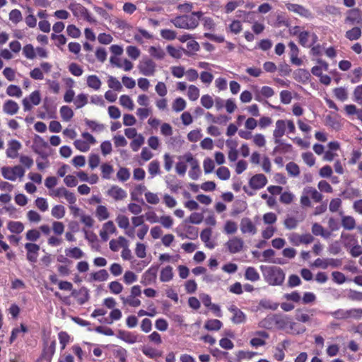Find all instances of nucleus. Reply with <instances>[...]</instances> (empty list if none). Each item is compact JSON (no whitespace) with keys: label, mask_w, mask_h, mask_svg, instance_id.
<instances>
[{"label":"nucleus","mask_w":362,"mask_h":362,"mask_svg":"<svg viewBox=\"0 0 362 362\" xmlns=\"http://www.w3.org/2000/svg\"><path fill=\"white\" fill-rule=\"evenodd\" d=\"M316 62L319 64L311 69V73L317 77L322 75V70L327 71L329 69V64L322 59H317Z\"/></svg>","instance_id":"28"},{"label":"nucleus","mask_w":362,"mask_h":362,"mask_svg":"<svg viewBox=\"0 0 362 362\" xmlns=\"http://www.w3.org/2000/svg\"><path fill=\"white\" fill-rule=\"evenodd\" d=\"M240 226V230L243 234L250 233L255 235L257 233V227L250 218H243L241 219Z\"/></svg>","instance_id":"18"},{"label":"nucleus","mask_w":362,"mask_h":362,"mask_svg":"<svg viewBox=\"0 0 362 362\" xmlns=\"http://www.w3.org/2000/svg\"><path fill=\"white\" fill-rule=\"evenodd\" d=\"M305 331V329L304 327H300L297 322H293L292 318H291L288 327L286 330L287 333L292 334H300L303 333Z\"/></svg>","instance_id":"37"},{"label":"nucleus","mask_w":362,"mask_h":362,"mask_svg":"<svg viewBox=\"0 0 362 362\" xmlns=\"http://www.w3.org/2000/svg\"><path fill=\"white\" fill-rule=\"evenodd\" d=\"M109 277V274L106 269H100L90 274V279L95 281H105Z\"/></svg>","instance_id":"45"},{"label":"nucleus","mask_w":362,"mask_h":362,"mask_svg":"<svg viewBox=\"0 0 362 362\" xmlns=\"http://www.w3.org/2000/svg\"><path fill=\"white\" fill-rule=\"evenodd\" d=\"M108 288L110 289V293L115 295L122 293L124 288L122 284L117 281H111L108 284Z\"/></svg>","instance_id":"55"},{"label":"nucleus","mask_w":362,"mask_h":362,"mask_svg":"<svg viewBox=\"0 0 362 362\" xmlns=\"http://www.w3.org/2000/svg\"><path fill=\"white\" fill-rule=\"evenodd\" d=\"M293 78L298 82L305 83L310 80V74L305 69H298L293 72Z\"/></svg>","instance_id":"27"},{"label":"nucleus","mask_w":362,"mask_h":362,"mask_svg":"<svg viewBox=\"0 0 362 362\" xmlns=\"http://www.w3.org/2000/svg\"><path fill=\"white\" fill-rule=\"evenodd\" d=\"M76 108L79 109L88 103V95L85 93L78 94L74 100Z\"/></svg>","instance_id":"53"},{"label":"nucleus","mask_w":362,"mask_h":362,"mask_svg":"<svg viewBox=\"0 0 362 362\" xmlns=\"http://www.w3.org/2000/svg\"><path fill=\"white\" fill-rule=\"evenodd\" d=\"M3 177L6 180L15 181L18 177L22 178L25 175V170L21 165L13 167L4 166L1 168Z\"/></svg>","instance_id":"4"},{"label":"nucleus","mask_w":362,"mask_h":362,"mask_svg":"<svg viewBox=\"0 0 362 362\" xmlns=\"http://www.w3.org/2000/svg\"><path fill=\"white\" fill-rule=\"evenodd\" d=\"M222 326L221 321L217 319L208 320L204 324V328L209 331H218Z\"/></svg>","instance_id":"36"},{"label":"nucleus","mask_w":362,"mask_h":362,"mask_svg":"<svg viewBox=\"0 0 362 362\" xmlns=\"http://www.w3.org/2000/svg\"><path fill=\"white\" fill-rule=\"evenodd\" d=\"M345 23L350 25H362V11L358 8L349 10L345 18Z\"/></svg>","instance_id":"11"},{"label":"nucleus","mask_w":362,"mask_h":362,"mask_svg":"<svg viewBox=\"0 0 362 362\" xmlns=\"http://www.w3.org/2000/svg\"><path fill=\"white\" fill-rule=\"evenodd\" d=\"M202 15V11H195L190 14L178 16L170 21L176 28L193 30L198 26Z\"/></svg>","instance_id":"1"},{"label":"nucleus","mask_w":362,"mask_h":362,"mask_svg":"<svg viewBox=\"0 0 362 362\" xmlns=\"http://www.w3.org/2000/svg\"><path fill=\"white\" fill-rule=\"evenodd\" d=\"M185 230L187 233L186 235H184V234L180 235V236L182 239L189 238L191 240H194V239L197 238L198 233H199V230H198L197 228H196L194 226H187L185 228Z\"/></svg>","instance_id":"40"},{"label":"nucleus","mask_w":362,"mask_h":362,"mask_svg":"<svg viewBox=\"0 0 362 362\" xmlns=\"http://www.w3.org/2000/svg\"><path fill=\"white\" fill-rule=\"evenodd\" d=\"M25 248L27 252V259L31 263H35L37 261L40 245L33 243H27L25 245Z\"/></svg>","instance_id":"14"},{"label":"nucleus","mask_w":362,"mask_h":362,"mask_svg":"<svg viewBox=\"0 0 362 362\" xmlns=\"http://www.w3.org/2000/svg\"><path fill=\"white\" fill-rule=\"evenodd\" d=\"M286 132V119H278L273 131V139L275 144H280L281 137Z\"/></svg>","instance_id":"13"},{"label":"nucleus","mask_w":362,"mask_h":362,"mask_svg":"<svg viewBox=\"0 0 362 362\" xmlns=\"http://www.w3.org/2000/svg\"><path fill=\"white\" fill-rule=\"evenodd\" d=\"M266 282L271 286H281L285 280V273L277 266L261 267Z\"/></svg>","instance_id":"2"},{"label":"nucleus","mask_w":362,"mask_h":362,"mask_svg":"<svg viewBox=\"0 0 362 362\" xmlns=\"http://www.w3.org/2000/svg\"><path fill=\"white\" fill-rule=\"evenodd\" d=\"M141 295V286L139 285L133 286L131 288L130 294L127 297L120 296L119 299L124 305L130 307L136 308L141 305V300L138 298Z\"/></svg>","instance_id":"3"},{"label":"nucleus","mask_w":362,"mask_h":362,"mask_svg":"<svg viewBox=\"0 0 362 362\" xmlns=\"http://www.w3.org/2000/svg\"><path fill=\"white\" fill-rule=\"evenodd\" d=\"M8 229L13 233H21L24 230V225L20 221H10L8 223Z\"/></svg>","instance_id":"50"},{"label":"nucleus","mask_w":362,"mask_h":362,"mask_svg":"<svg viewBox=\"0 0 362 362\" xmlns=\"http://www.w3.org/2000/svg\"><path fill=\"white\" fill-rule=\"evenodd\" d=\"M66 213L65 208L63 205H55L52 207L51 214L53 217L61 219L64 217Z\"/></svg>","instance_id":"49"},{"label":"nucleus","mask_w":362,"mask_h":362,"mask_svg":"<svg viewBox=\"0 0 362 362\" xmlns=\"http://www.w3.org/2000/svg\"><path fill=\"white\" fill-rule=\"evenodd\" d=\"M9 20L14 24H18L23 20L22 13L18 9H13L9 13Z\"/></svg>","instance_id":"63"},{"label":"nucleus","mask_w":362,"mask_h":362,"mask_svg":"<svg viewBox=\"0 0 362 362\" xmlns=\"http://www.w3.org/2000/svg\"><path fill=\"white\" fill-rule=\"evenodd\" d=\"M289 47L290 60L292 64L300 66L303 64V60L298 57L300 49L294 42L290 41L288 44Z\"/></svg>","instance_id":"16"},{"label":"nucleus","mask_w":362,"mask_h":362,"mask_svg":"<svg viewBox=\"0 0 362 362\" xmlns=\"http://www.w3.org/2000/svg\"><path fill=\"white\" fill-rule=\"evenodd\" d=\"M310 34L308 31H302L298 35V42L304 47H310L312 45H308V40Z\"/></svg>","instance_id":"57"},{"label":"nucleus","mask_w":362,"mask_h":362,"mask_svg":"<svg viewBox=\"0 0 362 362\" xmlns=\"http://www.w3.org/2000/svg\"><path fill=\"white\" fill-rule=\"evenodd\" d=\"M49 195L53 197L60 198L64 197L70 204H74L76 202V197L73 192H69L64 187L57 188L49 192Z\"/></svg>","instance_id":"9"},{"label":"nucleus","mask_w":362,"mask_h":362,"mask_svg":"<svg viewBox=\"0 0 362 362\" xmlns=\"http://www.w3.org/2000/svg\"><path fill=\"white\" fill-rule=\"evenodd\" d=\"M289 242L294 246H299L301 244L308 245L312 243L315 238L310 233L298 234L293 233L288 236Z\"/></svg>","instance_id":"8"},{"label":"nucleus","mask_w":362,"mask_h":362,"mask_svg":"<svg viewBox=\"0 0 362 362\" xmlns=\"http://www.w3.org/2000/svg\"><path fill=\"white\" fill-rule=\"evenodd\" d=\"M23 54L28 59H33L36 57L35 50L31 44H27L23 47Z\"/></svg>","instance_id":"59"},{"label":"nucleus","mask_w":362,"mask_h":362,"mask_svg":"<svg viewBox=\"0 0 362 362\" xmlns=\"http://www.w3.org/2000/svg\"><path fill=\"white\" fill-rule=\"evenodd\" d=\"M259 274L255 267H249L246 269L245 278L251 281H257L259 279Z\"/></svg>","instance_id":"44"},{"label":"nucleus","mask_w":362,"mask_h":362,"mask_svg":"<svg viewBox=\"0 0 362 362\" xmlns=\"http://www.w3.org/2000/svg\"><path fill=\"white\" fill-rule=\"evenodd\" d=\"M119 337L128 344H134L137 341V336L130 332L120 331Z\"/></svg>","instance_id":"38"},{"label":"nucleus","mask_w":362,"mask_h":362,"mask_svg":"<svg viewBox=\"0 0 362 362\" xmlns=\"http://www.w3.org/2000/svg\"><path fill=\"white\" fill-rule=\"evenodd\" d=\"M353 100L359 105H362V84L357 86L353 91Z\"/></svg>","instance_id":"64"},{"label":"nucleus","mask_w":362,"mask_h":362,"mask_svg":"<svg viewBox=\"0 0 362 362\" xmlns=\"http://www.w3.org/2000/svg\"><path fill=\"white\" fill-rule=\"evenodd\" d=\"M179 158L184 159L187 163H189L191 169L189 171V176L193 180H197L201 173L198 160L194 158L193 155L189 152L185 153L183 156H180Z\"/></svg>","instance_id":"6"},{"label":"nucleus","mask_w":362,"mask_h":362,"mask_svg":"<svg viewBox=\"0 0 362 362\" xmlns=\"http://www.w3.org/2000/svg\"><path fill=\"white\" fill-rule=\"evenodd\" d=\"M148 53L151 57L157 59H163L165 56V53L162 48L154 46L150 47L148 49Z\"/></svg>","instance_id":"52"},{"label":"nucleus","mask_w":362,"mask_h":362,"mask_svg":"<svg viewBox=\"0 0 362 362\" xmlns=\"http://www.w3.org/2000/svg\"><path fill=\"white\" fill-rule=\"evenodd\" d=\"M341 225L346 230H353L356 226L355 219L351 216H344L341 218Z\"/></svg>","instance_id":"47"},{"label":"nucleus","mask_w":362,"mask_h":362,"mask_svg":"<svg viewBox=\"0 0 362 362\" xmlns=\"http://www.w3.org/2000/svg\"><path fill=\"white\" fill-rule=\"evenodd\" d=\"M6 94L11 97L20 98L22 95V90L16 85H9L6 88Z\"/></svg>","instance_id":"56"},{"label":"nucleus","mask_w":362,"mask_h":362,"mask_svg":"<svg viewBox=\"0 0 362 362\" xmlns=\"http://www.w3.org/2000/svg\"><path fill=\"white\" fill-rule=\"evenodd\" d=\"M288 173L292 177H298L300 175L299 166L294 162H289L286 165Z\"/></svg>","instance_id":"54"},{"label":"nucleus","mask_w":362,"mask_h":362,"mask_svg":"<svg viewBox=\"0 0 362 362\" xmlns=\"http://www.w3.org/2000/svg\"><path fill=\"white\" fill-rule=\"evenodd\" d=\"M107 194L112 197L115 201H121L127 197L126 191L117 185H112L107 190Z\"/></svg>","instance_id":"19"},{"label":"nucleus","mask_w":362,"mask_h":362,"mask_svg":"<svg viewBox=\"0 0 362 362\" xmlns=\"http://www.w3.org/2000/svg\"><path fill=\"white\" fill-rule=\"evenodd\" d=\"M158 269V267H151L144 272L143 274L144 277L147 278V279L151 282H154L156 280Z\"/></svg>","instance_id":"61"},{"label":"nucleus","mask_w":362,"mask_h":362,"mask_svg":"<svg viewBox=\"0 0 362 362\" xmlns=\"http://www.w3.org/2000/svg\"><path fill=\"white\" fill-rule=\"evenodd\" d=\"M173 278V267L171 266H166L163 268L160 274V280L162 282H168L172 280Z\"/></svg>","instance_id":"34"},{"label":"nucleus","mask_w":362,"mask_h":362,"mask_svg":"<svg viewBox=\"0 0 362 362\" xmlns=\"http://www.w3.org/2000/svg\"><path fill=\"white\" fill-rule=\"evenodd\" d=\"M142 353L147 357L150 358H156L157 357H160L162 355V353L156 349L150 346H144L141 349Z\"/></svg>","instance_id":"48"},{"label":"nucleus","mask_w":362,"mask_h":362,"mask_svg":"<svg viewBox=\"0 0 362 362\" xmlns=\"http://www.w3.org/2000/svg\"><path fill=\"white\" fill-rule=\"evenodd\" d=\"M71 294L79 305H83L90 298L88 290L85 287L80 288L78 291H74Z\"/></svg>","instance_id":"24"},{"label":"nucleus","mask_w":362,"mask_h":362,"mask_svg":"<svg viewBox=\"0 0 362 362\" xmlns=\"http://www.w3.org/2000/svg\"><path fill=\"white\" fill-rule=\"evenodd\" d=\"M361 29L358 26H355L346 32L345 37L348 40L353 41L358 40L361 37Z\"/></svg>","instance_id":"35"},{"label":"nucleus","mask_w":362,"mask_h":362,"mask_svg":"<svg viewBox=\"0 0 362 362\" xmlns=\"http://www.w3.org/2000/svg\"><path fill=\"white\" fill-rule=\"evenodd\" d=\"M333 92L334 96L340 101H345L348 98V93L343 87L335 88Z\"/></svg>","instance_id":"58"},{"label":"nucleus","mask_w":362,"mask_h":362,"mask_svg":"<svg viewBox=\"0 0 362 362\" xmlns=\"http://www.w3.org/2000/svg\"><path fill=\"white\" fill-rule=\"evenodd\" d=\"M148 173L151 175V177L153 178L155 176L160 173V163L158 160H153L149 163L148 166Z\"/></svg>","instance_id":"41"},{"label":"nucleus","mask_w":362,"mask_h":362,"mask_svg":"<svg viewBox=\"0 0 362 362\" xmlns=\"http://www.w3.org/2000/svg\"><path fill=\"white\" fill-rule=\"evenodd\" d=\"M303 194L309 195L315 202H320L323 199V195L313 187H305Z\"/></svg>","instance_id":"32"},{"label":"nucleus","mask_w":362,"mask_h":362,"mask_svg":"<svg viewBox=\"0 0 362 362\" xmlns=\"http://www.w3.org/2000/svg\"><path fill=\"white\" fill-rule=\"evenodd\" d=\"M285 6L289 11L293 12L301 17L306 18H310L312 17V13L310 12V11L302 5L297 4L286 3Z\"/></svg>","instance_id":"12"},{"label":"nucleus","mask_w":362,"mask_h":362,"mask_svg":"<svg viewBox=\"0 0 362 362\" xmlns=\"http://www.w3.org/2000/svg\"><path fill=\"white\" fill-rule=\"evenodd\" d=\"M87 86L95 90H98L102 85V82L99 77L96 75H89L86 79Z\"/></svg>","instance_id":"33"},{"label":"nucleus","mask_w":362,"mask_h":362,"mask_svg":"<svg viewBox=\"0 0 362 362\" xmlns=\"http://www.w3.org/2000/svg\"><path fill=\"white\" fill-rule=\"evenodd\" d=\"M127 247V240L123 236H119L117 240L112 239L110 242V248L114 252L118 251L120 247Z\"/></svg>","instance_id":"30"},{"label":"nucleus","mask_w":362,"mask_h":362,"mask_svg":"<svg viewBox=\"0 0 362 362\" xmlns=\"http://www.w3.org/2000/svg\"><path fill=\"white\" fill-rule=\"evenodd\" d=\"M138 69L142 75L152 76L156 71V62L148 57H144L138 64Z\"/></svg>","instance_id":"5"},{"label":"nucleus","mask_w":362,"mask_h":362,"mask_svg":"<svg viewBox=\"0 0 362 362\" xmlns=\"http://www.w3.org/2000/svg\"><path fill=\"white\" fill-rule=\"evenodd\" d=\"M21 144L18 141L12 139L8 141V148L6 151L7 157L10 158H17L18 156V151L21 149Z\"/></svg>","instance_id":"21"},{"label":"nucleus","mask_w":362,"mask_h":362,"mask_svg":"<svg viewBox=\"0 0 362 362\" xmlns=\"http://www.w3.org/2000/svg\"><path fill=\"white\" fill-rule=\"evenodd\" d=\"M59 112L62 119L65 122H69L74 116L73 110L67 105L61 107Z\"/></svg>","instance_id":"51"},{"label":"nucleus","mask_w":362,"mask_h":362,"mask_svg":"<svg viewBox=\"0 0 362 362\" xmlns=\"http://www.w3.org/2000/svg\"><path fill=\"white\" fill-rule=\"evenodd\" d=\"M228 251L232 254L240 252L244 246V241L241 238L233 237L226 243Z\"/></svg>","instance_id":"15"},{"label":"nucleus","mask_w":362,"mask_h":362,"mask_svg":"<svg viewBox=\"0 0 362 362\" xmlns=\"http://www.w3.org/2000/svg\"><path fill=\"white\" fill-rule=\"evenodd\" d=\"M212 230L210 228H206L202 230L200 234V238L204 243L205 246L209 249H213L215 244L211 240Z\"/></svg>","instance_id":"29"},{"label":"nucleus","mask_w":362,"mask_h":362,"mask_svg":"<svg viewBox=\"0 0 362 362\" xmlns=\"http://www.w3.org/2000/svg\"><path fill=\"white\" fill-rule=\"evenodd\" d=\"M95 216L100 221H103L110 217V213L105 206L99 205L95 210Z\"/></svg>","instance_id":"39"},{"label":"nucleus","mask_w":362,"mask_h":362,"mask_svg":"<svg viewBox=\"0 0 362 362\" xmlns=\"http://www.w3.org/2000/svg\"><path fill=\"white\" fill-rule=\"evenodd\" d=\"M291 317L288 315H277L274 316V322L279 329L287 330L291 320Z\"/></svg>","instance_id":"23"},{"label":"nucleus","mask_w":362,"mask_h":362,"mask_svg":"<svg viewBox=\"0 0 362 362\" xmlns=\"http://www.w3.org/2000/svg\"><path fill=\"white\" fill-rule=\"evenodd\" d=\"M311 230L313 235H321L324 238H328L330 235V233L325 230V228L318 223L313 224Z\"/></svg>","instance_id":"46"},{"label":"nucleus","mask_w":362,"mask_h":362,"mask_svg":"<svg viewBox=\"0 0 362 362\" xmlns=\"http://www.w3.org/2000/svg\"><path fill=\"white\" fill-rule=\"evenodd\" d=\"M204 220V216L202 213L193 212L190 214V216L185 219L184 222L185 223H192V224H200Z\"/></svg>","instance_id":"43"},{"label":"nucleus","mask_w":362,"mask_h":362,"mask_svg":"<svg viewBox=\"0 0 362 362\" xmlns=\"http://www.w3.org/2000/svg\"><path fill=\"white\" fill-rule=\"evenodd\" d=\"M41 97L39 90H35L30 93L28 98H25L22 100L24 111L31 110L33 105H38L40 103Z\"/></svg>","instance_id":"10"},{"label":"nucleus","mask_w":362,"mask_h":362,"mask_svg":"<svg viewBox=\"0 0 362 362\" xmlns=\"http://www.w3.org/2000/svg\"><path fill=\"white\" fill-rule=\"evenodd\" d=\"M255 335L260 337L261 338L255 337L250 339V344L252 346L257 348L265 345V339L269 338V334L265 331H257L255 333Z\"/></svg>","instance_id":"22"},{"label":"nucleus","mask_w":362,"mask_h":362,"mask_svg":"<svg viewBox=\"0 0 362 362\" xmlns=\"http://www.w3.org/2000/svg\"><path fill=\"white\" fill-rule=\"evenodd\" d=\"M19 110L18 104L13 100H7L3 105V111L8 115H14Z\"/></svg>","instance_id":"26"},{"label":"nucleus","mask_w":362,"mask_h":362,"mask_svg":"<svg viewBox=\"0 0 362 362\" xmlns=\"http://www.w3.org/2000/svg\"><path fill=\"white\" fill-rule=\"evenodd\" d=\"M65 253L67 257L78 259L84 256L83 252L77 247L69 248L65 250Z\"/></svg>","instance_id":"42"},{"label":"nucleus","mask_w":362,"mask_h":362,"mask_svg":"<svg viewBox=\"0 0 362 362\" xmlns=\"http://www.w3.org/2000/svg\"><path fill=\"white\" fill-rule=\"evenodd\" d=\"M40 238V232L37 229H30L26 232L25 238L34 243Z\"/></svg>","instance_id":"60"},{"label":"nucleus","mask_w":362,"mask_h":362,"mask_svg":"<svg viewBox=\"0 0 362 362\" xmlns=\"http://www.w3.org/2000/svg\"><path fill=\"white\" fill-rule=\"evenodd\" d=\"M186 47V49H182V52L187 57L194 56L200 48L199 43L195 40L189 41L187 43Z\"/></svg>","instance_id":"31"},{"label":"nucleus","mask_w":362,"mask_h":362,"mask_svg":"<svg viewBox=\"0 0 362 362\" xmlns=\"http://www.w3.org/2000/svg\"><path fill=\"white\" fill-rule=\"evenodd\" d=\"M267 183V178L264 174H256L253 175L250 181L249 185L254 189H259L263 188Z\"/></svg>","instance_id":"17"},{"label":"nucleus","mask_w":362,"mask_h":362,"mask_svg":"<svg viewBox=\"0 0 362 362\" xmlns=\"http://www.w3.org/2000/svg\"><path fill=\"white\" fill-rule=\"evenodd\" d=\"M228 310L233 313V317L231 318L233 323L238 325L244 323L246 321L245 314L235 305H231Z\"/></svg>","instance_id":"20"},{"label":"nucleus","mask_w":362,"mask_h":362,"mask_svg":"<svg viewBox=\"0 0 362 362\" xmlns=\"http://www.w3.org/2000/svg\"><path fill=\"white\" fill-rule=\"evenodd\" d=\"M69 8L75 16L83 18L86 21L91 23L96 22L91 16L88 10L83 5L80 4H71Z\"/></svg>","instance_id":"7"},{"label":"nucleus","mask_w":362,"mask_h":362,"mask_svg":"<svg viewBox=\"0 0 362 362\" xmlns=\"http://www.w3.org/2000/svg\"><path fill=\"white\" fill-rule=\"evenodd\" d=\"M120 105L130 110L134 109V103L132 98L127 95H122L119 98Z\"/></svg>","instance_id":"62"},{"label":"nucleus","mask_w":362,"mask_h":362,"mask_svg":"<svg viewBox=\"0 0 362 362\" xmlns=\"http://www.w3.org/2000/svg\"><path fill=\"white\" fill-rule=\"evenodd\" d=\"M56 341L53 340L49 345H45L41 358L47 362H51L52 358L55 352Z\"/></svg>","instance_id":"25"}]
</instances>
